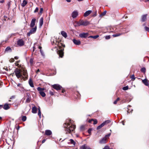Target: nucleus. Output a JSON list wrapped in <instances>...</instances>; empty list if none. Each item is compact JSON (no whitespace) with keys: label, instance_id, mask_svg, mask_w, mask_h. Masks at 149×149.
Listing matches in <instances>:
<instances>
[{"label":"nucleus","instance_id":"6ab92c4d","mask_svg":"<svg viewBox=\"0 0 149 149\" xmlns=\"http://www.w3.org/2000/svg\"><path fill=\"white\" fill-rule=\"evenodd\" d=\"M3 108L5 110H7L10 108V107L9 104H6L4 105Z\"/></svg>","mask_w":149,"mask_h":149},{"label":"nucleus","instance_id":"6e6552de","mask_svg":"<svg viewBox=\"0 0 149 149\" xmlns=\"http://www.w3.org/2000/svg\"><path fill=\"white\" fill-rule=\"evenodd\" d=\"M52 86L53 88L57 90H60L62 88L61 86L58 84H54Z\"/></svg>","mask_w":149,"mask_h":149},{"label":"nucleus","instance_id":"b1692460","mask_svg":"<svg viewBox=\"0 0 149 149\" xmlns=\"http://www.w3.org/2000/svg\"><path fill=\"white\" fill-rule=\"evenodd\" d=\"M142 82L146 86H148V83L147 80L146 79L142 80Z\"/></svg>","mask_w":149,"mask_h":149},{"label":"nucleus","instance_id":"5701e85b","mask_svg":"<svg viewBox=\"0 0 149 149\" xmlns=\"http://www.w3.org/2000/svg\"><path fill=\"white\" fill-rule=\"evenodd\" d=\"M43 17H41L39 21V26L41 27L43 25Z\"/></svg>","mask_w":149,"mask_h":149},{"label":"nucleus","instance_id":"dca6fc26","mask_svg":"<svg viewBox=\"0 0 149 149\" xmlns=\"http://www.w3.org/2000/svg\"><path fill=\"white\" fill-rule=\"evenodd\" d=\"M107 138L106 137H104L100 141V143L101 144H104L106 142Z\"/></svg>","mask_w":149,"mask_h":149},{"label":"nucleus","instance_id":"37998d69","mask_svg":"<svg viewBox=\"0 0 149 149\" xmlns=\"http://www.w3.org/2000/svg\"><path fill=\"white\" fill-rule=\"evenodd\" d=\"M103 149H113L112 148H110L109 147L107 146H105Z\"/></svg>","mask_w":149,"mask_h":149},{"label":"nucleus","instance_id":"0e129e2a","mask_svg":"<svg viewBox=\"0 0 149 149\" xmlns=\"http://www.w3.org/2000/svg\"><path fill=\"white\" fill-rule=\"evenodd\" d=\"M21 85V84H19L17 85L18 86H19Z\"/></svg>","mask_w":149,"mask_h":149},{"label":"nucleus","instance_id":"f704fd0d","mask_svg":"<svg viewBox=\"0 0 149 149\" xmlns=\"http://www.w3.org/2000/svg\"><path fill=\"white\" fill-rule=\"evenodd\" d=\"M30 101L31 99L30 97H29L26 99V102L29 103L30 102Z\"/></svg>","mask_w":149,"mask_h":149},{"label":"nucleus","instance_id":"79ce46f5","mask_svg":"<svg viewBox=\"0 0 149 149\" xmlns=\"http://www.w3.org/2000/svg\"><path fill=\"white\" fill-rule=\"evenodd\" d=\"M145 30L149 32V28L146 26H145L144 27Z\"/></svg>","mask_w":149,"mask_h":149},{"label":"nucleus","instance_id":"ea45409f","mask_svg":"<svg viewBox=\"0 0 149 149\" xmlns=\"http://www.w3.org/2000/svg\"><path fill=\"white\" fill-rule=\"evenodd\" d=\"M106 11H104L103 12L101 13V16H104L106 13Z\"/></svg>","mask_w":149,"mask_h":149},{"label":"nucleus","instance_id":"9d476101","mask_svg":"<svg viewBox=\"0 0 149 149\" xmlns=\"http://www.w3.org/2000/svg\"><path fill=\"white\" fill-rule=\"evenodd\" d=\"M36 21V19L34 18L31 21V24H30V27L31 28H33L35 25V24Z\"/></svg>","mask_w":149,"mask_h":149},{"label":"nucleus","instance_id":"58836bf2","mask_svg":"<svg viewBox=\"0 0 149 149\" xmlns=\"http://www.w3.org/2000/svg\"><path fill=\"white\" fill-rule=\"evenodd\" d=\"M33 60L32 58H31L30 60V63L31 65H32L33 64Z\"/></svg>","mask_w":149,"mask_h":149},{"label":"nucleus","instance_id":"6e6d98bb","mask_svg":"<svg viewBox=\"0 0 149 149\" xmlns=\"http://www.w3.org/2000/svg\"><path fill=\"white\" fill-rule=\"evenodd\" d=\"M40 52L42 55H43V53L41 49L40 50Z\"/></svg>","mask_w":149,"mask_h":149},{"label":"nucleus","instance_id":"4d7b16f0","mask_svg":"<svg viewBox=\"0 0 149 149\" xmlns=\"http://www.w3.org/2000/svg\"><path fill=\"white\" fill-rule=\"evenodd\" d=\"M40 70L39 69H38L36 72V73H38L39 72H40Z\"/></svg>","mask_w":149,"mask_h":149},{"label":"nucleus","instance_id":"338daca9","mask_svg":"<svg viewBox=\"0 0 149 149\" xmlns=\"http://www.w3.org/2000/svg\"><path fill=\"white\" fill-rule=\"evenodd\" d=\"M65 92V90H63L62 91V92L63 93Z\"/></svg>","mask_w":149,"mask_h":149},{"label":"nucleus","instance_id":"3c124183","mask_svg":"<svg viewBox=\"0 0 149 149\" xmlns=\"http://www.w3.org/2000/svg\"><path fill=\"white\" fill-rule=\"evenodd\" d=\"M97 15V11L94 13V15H93V17H95Z\"/></svg>","mask_w":149,"mask_h":149},{"label":"nucleus","instance_id":"aec40b11","mask_svg":"<svg viewBox=\"0 0 149 149\" xmlns=\"http://www.w3.org/2000/svg\"><path fill=\"white\" fill-rule=\"evenodd\" d=\"M45 134L47 135H50L52 134V132L49 130H47L45 131Z\"/></svg>","mask_w":149,"mask_h":149},{"label":"nucleus","instance_id":"052dcab7","mask_svg":"<svg viewBox=\"0 0 149 149\" xmlns=\"http://www.w3.org/2000/svg\"><path fill=\"white\" fill-rule=\"evenodd\" d=\"M4 2V0H2L0 1V3H3Z\"/></svg>","mask_w":149,"mask_h":149},{"label":"nucleus","instance_id":"680f3d73","mask_svg":"<svg viewBox=\"0 0 149 149\" xmlns=\"http://www.w3.org/2000/svg\"><path fill=\"white\" fill-rule=\"evenodd\" d=\"M68 2H70L71 1V0H66Z\"/></svg>","mask_w":149,"mask_h":149},{"label":"nucleus","instance_id":"c756f323","mask_svg":"<svg viewBox=\"0 0 149 149\" xmlns=\"http://www.w3.org/2000/svg\"><path fill=\"white\" fill-rule=\"evenodd\" d=\"M99 35H96L95 36H91L89 37V38H91L95 39L97 38L98 37H99Z\"/></svg>","mask_w":149,"mask_h":149},{"label":"nucleus","instance_id":"7ed1b4c3","mask_svg":"<svg viewBox=\"0 0 149 149\" xmlns=\"http://www.w3.org/2000/svg\"><path fill=\"white\" fill-rule=\"evenodd\" d=\"M57 40L56 38L55 37L52 38L51 41L52 45H56V46H55V47H56L57 46H58L59 47V49H61L60 47L61 46H62L63 47H65V45L64 44L61 42H59Z\"/></svg>","mask_w":149,"mask_h":149},{"label":"nucleus","instance_id":"7c9ffc66","mask_svg":"<svg viewBox=\"0 0 149 149\" xmlns=\"http://www.w3.org/2000/svg\"><path fill=\"white\" fill-rule=\"evenodd\" d=\"M22 119L23 121L24 122L26 120V116H22Z\"/></svg>","mask_w":149,"mask_h":149},{"label":"nucleus","instance_id":"4c0bfd02","mask_svg":"<svg viewBox=\"0 0 149 149\" xmlns=\"http://www.w3.org/2000/svg\"><path fill=\"white\" fill-rule=\"evenodd\" d=\"M19 62H20L19 61H16L15 63V65L16 66H17L18 67H19V64L18 63H19Z\"/></svg>","mask_w":149,"mask_h":149},{"label":"nucleus","instance_id":"9b49d317","mask_svg":"<svg viewBox=\"0 0 149 149\" xmlns=\"http://www.w3.org/2000/svg\"><path fill=\"white\" fill-rule=\"evenodd\" d=\"M88 35V33H80L79 34V36L82 38H86Z\"/></svg>","mask_w":149,"mask_h":149},{"label":"nucleus","instance_id":"c9c22d12","mask_svg":"<svg viewBox=\"0 0 149 149\" xmlns=\"http://www.w3.org/2000/svg\"><path fill=\"white\" fill-rule=\"evenodd\" d=\"M128 86H125L123 87V89L125 91L128 89Z\"/></svg>","mask_w":149,"mask_h":149},{"label":"nucleus","instance_id":"e433bc0d","mask_svg":"<svg viewBox=\"0 0 149 149\" xmlns=\"http://www.w3.org/2000/svg\"><path fill=\"white\" fill-rule=\"evenodd\" d=\"M120 100V98L118 97L117 98L116 100L113 103L114 104H116L118 101Z\"/></svg>","mask_w":149,"mask_h":149},{"label":"nucleus","instance_id":"20e7f679","mask_svg":"<svg viewBox=\"0 0 149 149\" xmlns=\"http://www.w3.org/2000/svg\"><path fill=\"white\" fill-rule=\"evenodd\" d=\"M89 24V22L87 21H83V20H80L78 22H77V24L78 26L83 25L84 26H86Z\"/></svg>","mask_w":149,"mask_h":149},{"label":"nucleus","instance_id":"f8f14e48","mask_svg":"<svg viewBox=\"0 0 149 149\" xmlns=\"http://www.w3.org/2000/svg\"><path fill=\"white\" fill-rule=\"evenodd\" d=\"M63 50L64 49H61L58 52V54H59V56L61 58L62 57L63 55Z\"/></svg>","mask_w":149,"mask_h":149},{"label":"nucleus","instance_id":"603ef678","mask_svg":"<svg viewBox=\"0 0 149 149\" xmlns=\"http://www.w3.org/2000/svg\"><path fill=\"white\" fill-rule=\"evenodd\" d=\"M49 94H50V95H54V93H53V92L51 91H49Z\"/></svg>","mask_w":149,"mask_h":149},{"label":"nucleus","instance_id":"c03bdc74","mask_svg":"<svg viewBox=\"0 0 149 149\" xmlns=\"http://www.w3.org/2000/svg\"><path fill=\"white\" fill-rule=\"evenodd\" d=\"M43 9L42 8H41L40 9V14H42L43 11Z\"/></svg>","mask_w":149,"mask_h":149},{"label":"nucleus","instance_id":"bb28decb","mask_svg":"<svg viewBox=\"0 0 149 149\" xmlns=\"http://www.w3.org/2000/svg\"><path fill=\"white\" fill-rule=\"evenodd\" d=\"M104 126V123H103L101 124L100 125L98 126L97 128V130H99L102 127Z\"/></svg>","mask_w":149,"mask_h":149},{"label":"nucleus","instance_id":"49530a36","mask_svg":"<svg viewBox=\"0 0 149 149\" xmlns=\"http://www.w3.org/2000/svg\"><path fill=\"white\" fill-rule=\"evenodd\" d=\"M131 78L132 79H133L134 80H135V78L134 77V74H133L132 75V76L131 77Z\"/></svg>","mask_w":149,"mask_h":149},{"label":"nucleus","instance_id":"a211bd4d","mask_svg":"<svg viewBox=\"0 0 149 149\" xmlns=\"http://www.w3.org/2000/svg\"><path fill=\"white\" fill-rule=\"evenodd\" d=\"M92 13L91 10H88L86 12L84 15V16L85 17H87L90 15Z\"/></svg>","mask_w":149,"mask_h":149},{"label":"nucleus","instance_id":"de8ad7c7","mask_svg":"<svg viewBox=\"0 0 149 149\" xmlns=\"http://www.w3.org/2000/svg\"><path fill=\"white\" fill-rule=\"evenodd\" d=\"M38 7H36L34 11V13H36L38 12Z\"/></svg>","mask_w":149,"mask_h":149},{"label":"nucleus","instance_id":"0eeeda50","mask_svg":"<svg viewBox=\"0 0 149 149\" xmlns=\"http://www.w3.org/2000/svg\"><path fill=\"white\" fill-rule=\"evenodd\" d=\"M17 45L19 46H22L24 45V42L22 39H19L17 41Z\"/></svg>","mask_w":149,"mask_h":149},{"label":"nucleus","instance_id":"a19ab883","mask_svg":"<svg viewBox=\"0 0 149 149\" xmlns=\"http://www.w3.org/2000/svg\"><path fill=\"white\" fill-rule=\"evenodd\" d=\"M93 123L94 125L96 124L97 123V121L96 119H93Z\"/></svg>","mask_w":149,"mask_h":149},{"label":"nucleus","instance_id":"473e14b6","mask_svg":"<svg viewBox=\"0 0 149 149\" xmlns=\"http://www.w3.org/2000/svg\"><path fill=\"white\" fill-rule=\"evenodd\" d=\"M141 71L143 73H145L146 72V69L145 68H142L141 69Z\"/></svg>","mask_w":149,"mask_h":149},{"label":"nucleus","instance_id":"72a5a7b5","mask_svg":"<svg viewBox=\"0 0 149 149\" xmlns=\"http://www.w3.org/2000/svg\"><path fill=\"white\" fill-rule=\"evenodd\" d=\"M11 49L9 47H7L5 49V51L8 52L9 51H11Z\"/></svg>","mask_w":149,"mask_h":149},{"label":"nucleus","instance_id":"5fc2aeb1","mask_svg":"<svg viewBox=\"0 0 149 149\" xmlns=\"http://www.w3.org/2000/svg\"><path fill=\"white\" fill-rule=\"evenodd\" d=\"M91 129H89L88 130V133L90 134L91 132Z\"/></svg>","mask_w":149,"mask_h":149},{"label":"nucleus","instance_id":"ddd939ff","mask_svg":"<svg viewBox=\"0 0 149 149\" xmlns=\"http://www.w3.org/2000/svg\"><path fill=\"white\" fill-rule=\"evenodd\" d=\"M73 43L77 45H79L81 44V42L79 40H76L74 39L73 40Z\"/></svg>","mask_w":149,"mask_h":149},{"label":"nucleus","instance_id":"2f4dec72","mask_svg":"<svg viewBox=\"0 0 149 149\" xmlns=\"http://www.w3.org/2000/svg\"><path fill=\"white\" fill-rule=\"evenodd\" d=\"M122 33H120L116 34H113V37H116L118 36L121 35H122Z\"/></svg>","mask_w":149,"mask_h":149},{"label":"nucleus","instance_id":"8fccbe9b","mask_svg":"<svg viewBox=\"0 0 149 149\" xmlns=\"http://www.w3.org/2000/svg\"><path fill=\"white\" fill-rule=\"evenodd\" d=\"M105 38L106 39H109L110 38V36H106L105 37Z\"/></svg>","mask_w":149,"mask_h":149},{"label":"nucleus","instance_id":"423d86ee","mask_svg":"<svg viewBox=\"0 0 149 149\" xmlns=\"http://www.w3.org/2000/svg\"><path fill=\"white\" fill-rule=\"evenodd\" d=\"M37 29L36 26L35 27L32 28L30 30V31L27 33V35L29 36L31 34L34 33L36 31Z\"/></svg>","mask_w":149,"mask_h":149},{"label":"nucleus","instance_id":"bf43d9fd","mask_svg":"<svg viewBox=\"0 0 149 149\" xmlns=\"http://www.w3.org/2000/svg\"><path fill=\"white\" fill-rule=\"evenodd\" d=\"M15 59H17L18 58V57L17 56H15Z\"/></svg>","mask_w":149,"mask_h":149},{"label":"nucleus","instance_id":"f03ea898","mask_svg":"<svg viewBox=\"0 0 149 149\" xmlns=\"http://www.w3.org/2000/svg\"><path fill=\"white\" fill-rule=\"evenodd\" d=\"M64 127L65 128L66 133H70L74 131L76 128V126L73 125L70 121L67 120L66 123L64 125Z\"/></svg>","mask_w":149,"mask_h":149},{"label":"nucleus","instance_id":"412c9836","mask_svg":"<svg viewBox=\"0 0 149 149\" xmlns=\"http://www.w3.org/2000/svg\"><path fill=\"white\" fill-rule=\"evenodd\" d=\"M29 84L30 85V86L32 87L33 88L34 87V86L33 84V82L31 79H30L29 81Z\"/></svg>","mask_w":149,"mask_h":149},{"label":"nucleus","instance_id":"13d9d810","mask_svg":"<svg viewBox=\"0 0 149 149\" xmlns=\"http://www.w3.org/2000/svg\"><path fill=\"white\" fill-rule=\"evenodd\" d=\"M46 141V140L45 139H44L42 141V143H44L45 141Z\"/></svg>","mask_w":149,"mask_h":149},{"label":"nucleus","instance_id":"1a4fd4ad","mask_svg":"<svg viewBox=\"0 0 149 149\" xmlns=\"http://www.w3.org/2000/svg\"><path fill=\"white\" fill-rule=\"evenodd\" d=\"M78 15V12L77 11H74L72 13L71 15L73 18H74L77 17Z\"/></svg>","mask_w":149,"mask_h":149},{"label":"nucleus","instance_id":"39448f33","mask_svg":"<svg viewBox=\"0 0 149 149\" xmlns=\"http://www.w3.org/2000/svg\"><path fill=\"white\" fill-rule=\"evenodd\" d=\"M37 89L39 91L40 94L42 97H44L45 96V94L43 91L45 89L44 88H42L40 87H38L37 88Z\"/></svg>","mask_w":149,"mask_h":149},{"label":"nucleus","instance_id":"393cba45","mask_svg":"<svg viewBox=\"0 0 149 149\" xmlns=\"http://www.w3.org/2000/svg\"><path fill=\"white\" fill-rule=\"evenodd\" d=\"M37 108L35 107H32V112L33 113H37Z\"/></svg>","mask_w":149,"mask_h":149},{"label":"nucleus","instance_id":"4468645a","mask_svg":"<svg viewBox=\"0 0 149 149\" xmlns=\"http://www.w3.org/2000/svg\"><path fill=\"white\" fill-rule=\"evenodd\" d=\"M68 143L70 144L73 146H75L76 144V142L73 139H71L69 140Z\"/></svg>","mask_w":149,"mask_h":149},{"label":"nucleus","instance_id":"09e8293b","mask_svg":"<svg viewBox=\"0 0 149 149\" xmlns=\"http://www.w3.org/2000/svg\"><path fill=\"white\" fill-rule=\"evenodd\" d=\"M111 133L107 135H106L104 137H106V138H107V137H109Z\"/></svg>","mask_w":149,"mask_h":149},{"label":"nucleus","instance_id":"cd10ccee","mask_svg":"<svg viewBox=\"0 0 149 149\" xmlns=\"http://www.w3.org/2000/svg\"><path fill=\"white\" fill-rule=\"evenodd\" d=\"M111 121L110 120H107L104 121L103 123H104V125L108 123H109Z\"/></svg>","mask_w":149,"mask_h":149},{"label":"nucleus","instance_id":"2eb2a0df","mask_svg":"<svg viewBox=\"0 0 149 149\" xmlns=\"http://www.w3.org/2000/svg\"><path fill=\"white\" fill-rule=\"evenodd\" d=\"M80 149H91V148L86 145H84L80 147Z\"/></svg>","mask_w":149,"mask_h":149},{"label":"nucleus","instance_id":"e2e57ef3","mask_svg":"<svg viewBox=\"0 0 149 149\" xmlns=\"http://www.w3.org/2000/svg\"><path fill=\"white\" fill-rule=\"evenodd\" d=\"M38 48L39 49H40V50L41 49L42 47L40 46H39L38 47Z\"/></svg>","mask_w":149,"mask_h":149},{"label":"nucleus","instance_id":"4be33fe9","mask_svg":"<svg viewBox=\"0 0 149 149\" xmlns=\"http://www.w3.org/2000/svg\"><path fill=\"white\" fill-rule=\"evenodd\" d=\"M61 34L65 38H66L67 37V33L64 31H62L61 32Z\"/></svg>","mask_w":149,"mask_h":149},{"label":"nucleus","instance_id":"f257e3e1","mask_svg":"<svg viewBox=\"0 0 149 149\" xmlns=\"http://www.w3.org/2000/svg\"><path fill=\"white\" fill-rule=\"evenodd\" d=\"M14 72L16 77L18 78H24L25 79H27L28 77L26 70L23 68L21 70L18 69H16L14 71Z\"/></svg>","mask_w":149,"mask_h":149},{"label":"nucleus","instance_id":"774afa93","mask_svg":"<svg viewBox=\"0 0 149 149\" xmlns=\"http://www.w3.org/2000/svg\"><path fill=\"white\" fill-rule=\"evenodd\" d=\"M123 125H124V123H123Z\"/></svg>","mask_w":149,"mask_h":149},{"label":"nucleus","instance_id":"c85d7f7f","mask_svg":"<svg viewBox=\"0 0 149 149\" xmlns=\"http://www.w3.org/2000/svg\"><path fill=\"white\" fill-rule=\"evenodd\" d=\"M38 115L39 116V118H41V112L40 109V107H39L38 109Z\"/></svg>","mask_w":149,"mask_h":149},{"label":"nucleus","instance_id":"a18cd8bd","mask_svg":"<svg viewBox=\"0 0 149 149\" xmlns=\"http://www.w3.org/2000/svg\"><path fill=\"white\" fill-rule=\"evenodd\" d=\"M14 61V59L13 58H11L10 60L9 61L10 62H13Z\"/></svg>","mask_w":149,"mask_h":149},{"label":"nucleus","instance_id":"f3484780","mask_svg":"<svg viewBox=\"0 0 149 149\" xmlns=\"http://www.w3.org/2000/svg\"><path fill=\"white\" fill-rule=\"evenodd\" d=\"M147 15H144L142 16L141 21L142 22L145 21L147 19Z\"/></svg>","mask_w":149,"mask_h":149},{"label":"nucleus","instance_id":"864d4df0","mask_svg":"<svg viewBox=\"0 0 149 149\" xmlns=\"http://www.w3.org/2000/svg\"><path fill=\"white\" fill-rule=\"evenodd\" d=\"M93 119H91V120H88V122L89 123H91L92 121H93Z\"/></svg>","mask_w":149,"mask_h":149},{"label":"nucleus","instance_id":"a878e982","mask_svg":"<svg viewBox=\"0 0 149 149\" xmlns=\"http://www.w3.org/2000/svg\"><path fill=\"white\" fill-rule=\"evenodd\" d=\"M27 3V1L25 0H24L23 1L22 3L21 4V6L23 7H24L26 5Z\"/></svg>","mask_w":149,"mask_h":149},{"label":"nucleus","instance_id":"69168bd1","mask_svg":"<svg viewBox=\"0 0 149 149\" xmlns=\"http://www.w3.org/2000/svg\"><path fill=\"white\" fill-rule=\"evenodd\" d=\"M3 107V105H0V109H1Z\"/></svg>","mask_w":149,"mask_h":149}]
</instances>
